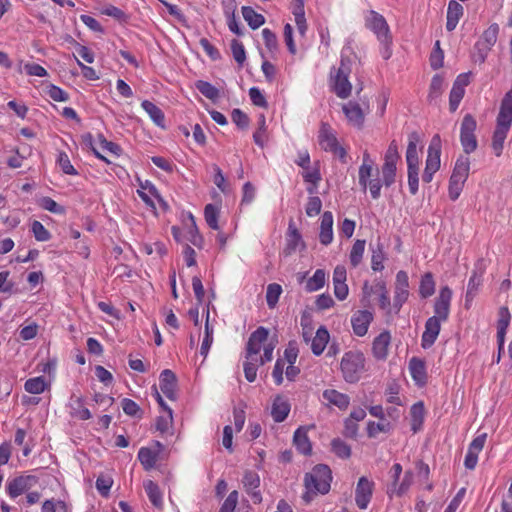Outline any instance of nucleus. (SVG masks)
I'll list each match as a JSON object with an SVG mask.
<instances>
[{"label":"nucleus","instance_id":"nucleus-1","mask_svg":"<svg viewBox=\"0 0 512 512\" xmlns=\"http://www.w3.org/2000/svg\"><path fill=\"white\" fill-rule=\"evenodd\" d=\"M452 295V290L448 286L440 288L433 306L434 315L425 322V329L421 337L423 349H428L434 345L441 331V323L448 320Z\"/></svg>","mask_w":512,"mask_h":512},{"label":"nucleus","instance_id":"nucleus-2","mask_svg":"<svg viewBox=\"0 0 512 512\" xmlns=\"http://www.w3.org/2000/svg\"><path fill=\"white\" fill-rule=\"evenodd\" d=\"M512 126V88L503 96L499 112L496 117V126L492 135L491 147L496 157L503 153L504 142Z\"/></svg>","mask_w":512,"mask_h":512},{"label":"nucleus","instance_id":"nucleus-3","mask_svg":"<svg viewBox=\"0 0 512 512\" xmlns=\"http://www.w3.org/2000/svg\"><path fill=\"white\" fill-rule=\"evenodd\" d=\"M277 340L269 339V330L263 326L258 327L249 336L246 344V359L257 360L259 364L264 365L273 359V351L276 347Z\"/></svg>","mask_w":512,"mask_h":512},{"label":"nucleus","instance_id":"nucleus-4","mask_svg":"<svg viewBox=\"0 0 512 512\" xmlns=\"http://www.w3.org/2000/svg\"><path fill=\"white\" fill-rule=\"evenodd\" d=\"M366 27L374 33L380 43V54L384 60L392 56L393 37L390 27L383 15L376 11H369L365 18Z\"/></svg>","mask_w":512,"mask_h":512},{"label":"nucleus","instance_id":"nucleus-5","mask_svg":"<svg viewBox=\"0 0 512 512\" xmlns=\"http://www.w3.org/2000/svg\"><path fill=\"white\" fill-rule=\"evenodd\" d=\"M351 71V60L343 55L339 66L333 67L330 71V89L340 99H347L352 93V84L349 80Z\"/></svg>","mask_w":512,"mask_h":512},{"label":"nucleus","instance_id":"nucleus-6","mask_svg":"<svg viewBox=\"0 0 512 512\" xmlns=\"http://www.w3.org/2000/svg\"><path fill=\"white\" fill-rule=\"evenodd\" d=\"M332 481V472L327 465L318 464L311 472L305 475L304 484L306 493L303 498L308 502L310 495L326 494L329 492Z\"/></svg>","mask_w":512,"mask_h":512},{"label":"nucleus","instance_id":"nucleus-7","mask_svg":"<svg viewBox=\"0 0 512 512\" xmlns=\"http://www.w3.org/2000/svg\"><path fill=\"white\" fill-rule=\"evenodd\" d=\"M365 356L361 351L345 352L340 363L343 378L348 383H356L365 372Z\"/></svg>","mask_w":512,"mask_h":512},{"label":"nucleus","instance_id":"nucleus-8","mask_svg":"<svg viewBox=\"0 0 512 512\" xmlns=\"http://www.w3.org/2000/svg\"><path fill=\"white\" fill-rule=\"evenodd\" d=\"M500 28L497 23L490 24L474 44L472 59L475 63L483 64L489 52L496 44Z\"/></svg>","mask_w":512,"mask_h":512},{"label":"nucleus","instance_id":"nucleus-9","mask_svg":"<svg viewBox=\"0 0 512 512\" xmlns=\"http://www.w3.org/2000/svg\"><path fill=\"white\" fill-rule=\"evenodd\" d=\"M318 143L326 152L337 156L342 162H346L347 152L342 147L332 127L328 123H322L318 133Z\"/></svg>","mask_w":512,"mask_h":512},{"label":"nucleus","instance_id":"nucleus-10","mask_svg":"<svg viewBox=\"0 0 512 512\" xmlns=\"http://www.w3.org/2000/svg\"><path fill=\"white\" fill-rule=\"evenodd\" d=\"M401 157L398 151L396 140H392L384 155V163L381 167L383 183L386 187H390L396 181L397 164Z\"/></svg>","mask_w":512,"mask_h":512},{"label":"nucleus","instance_id":"nucleus-11","mask_svg":"<svg viewBox=\"0 0 512 512\" xmlns=\"http://www.w3.org/2000/svg\"><path fill=\"white\" fill-rule=\"evenodd\" d=\"M441 138L438 134L434 135L427 151V158L425 169L422 175V180L425 183H430L434 174L440 169L441 166Z\"/></svg>","mask_w":512,"mask_h":512},{"label":"nucleus","instance_id":"nucleus-12","mask_svg":"<svg viewBox=\"0 0 512 512\" xmlns=\"http://www.w3.org/2000/svg\"><path fill=\"white\" fill-rule=\"evenodd\" d=\"M476 128L477 122L475 118L471 114H466L460 126V142L466 154H471L477 149Z\"/></svg>","mask_w":512,"mask_h":512},{"label":"nucleus","instance_id":"nucleus-13","mask_svg":"<svg viewBox=\"0 0 512 512\" xmlns=\"http://www.w3.org/2000/svg\"><path fill=\"white\" fill-rule=\"evenodd\" d=\"M409 297V277L406 271L400 270L396 274L393 309L398 313Z\"/></svg>","mask_w":512,"mask_h":512},{"label":"nucleus","instance_id":"nucleus-14","mask_svg":"<svg viewBox=\"0 0 512 512\" xmlns=\"http://www.w3.org/2000/svg\"><path fill=\"white\" fill-rule=\"evenodd\" d=\"M155 398L158 402V404L163 408L165 411L164 415L158 416L156 418L155 422V428L157 431L160 432L161 435H172L173 434V413L172 409L169 408L159 391L155 388Z\"/></svg>","mask_w":512,"mask_h":512},{"label":"nucleus","instance_id":"nucleus-15","mask_svg":"<svg viewBox=\"0 0 512 512\" xmlns=\"http://www.w3.org/2000/svg\"><path fill=\"white\" fill-rule=\"evenodd\" d=\"M374 482L367 477L359 478L355 488V502L359 509H367L374 491Z\"/></svg>","mask_w":512,"mask_h":512},{"label":"nucleus","instance_id":"nucleus-16","mask_svg":"<svg viewBox=\"0 0 512 512\" xmlns=\"http://www.w3.org/2000/svg\"><path fill=\"white\" fill-rule=\"evenodd\" d=\"M469 84V74L462 73L457 76L449 95V109L455 112L465 94V87Z\"/></svg>","mask_w":512,"mask_h":512},{"label":"nucleus","instance_id":"nucleus-17","mask_svg":"<svg viewBox=\"0 0 512 512\" xmlns=\"http://www.w3.org/2000/svg\"><path fill=\"white\" fill-rule=\"evenodd\" d=\"M242 483L245 492L251 497L253 503L260 504L262 502V494L259 489L260 477L258 473L253 470L245 471Z\"/></svg>","mask_w":512,"mask_h":512},{"label":"nucleus","instance_id":"nucleus-18","mask_svg":"<svg viewBox=\"0 0 512 512\" xmlns=\"http://www.w3.org/2000/svg\"><path fill=\"white\" fill-rule=\"evenodd\" d=\"M374 319L372 312L368 310H358L351 316V326L353 333L358 337L367 334L370 324Z\"/></svg>","mask_w":512,"mask_h":512},{"label":"nucleus","instance_id":"nucleus-19","mask_svg":"<svg viewBox=\"0 0 512 512\" xmlns=\"http://www.w3.org/2000/svg\"><path fill=\"white\" fill-rule=\"evenodd\" d=\"M36 482L33 476H18L7 482L6 491L10 498L14 499L28 491Z\"/></svg>","mask_w":512,"mask_h":512},{"label":"nucleus","instance_id":"nucleus-20","mask_svg":"<svg viewBox=\"0 0 512 512\" xmlns=\"http://www.w3.org/2000/svg\"><path fill=\"white\" fill-rule=\"evenodd\" d=\"M159 386L161 392L169 400H176L177 398V378L175 373L170 369H165L161 372L159 378Z\"/></svg>","mask_w":512,"mask_h":512},{"label":"nucleus","instance_id":"nucleus-21","mask_svg":"<svg viewBox=\"0 0 512 512\" xmlns=\"http://www.w3.org/2000/svg\"><path fill=\"white\" fill-rule=\"evenodd\" d=\"M305 243L302 239V236L297 229L295 223L293 220H290L288 224V229L286 233V244L283 250V253L286 256L291 255L292 253L296 252L299 248H304Z\"/></svg>","mask_w":512,"mask_h":512},{"label":"nucleus","instance_id":"nucleus-22","mask_svg":"<svg viewBox=\"0 0 512 512\" xmlns=\"http://www.w3.org/2000/svg\"><path fill=\"white\" fill-rule=\"evenodd\" d=\"M391 344V334L389 331L384 330L377 337L374 338L372 343V354L376 360L384 361L389 355V347Z\"/></svg>","mask_w":512,"mask_h":512},{"label":"nucleus","instance_id":"nucleus-23","mask_svg":"<svg viewBox=\"0 0 512 512\" xmlns=\"http://www.w3.org/2000/svg\"><path fill=\"white\" fill-rule=\"evenodd\" d=\"M342 110L348 120V122L357 127L361 128L364 124L365 112L361 106L354 101H349L342 106Z\"/></svg>","mask_w":512,"mask_h":512},{"label":"nucleus","instance_id":"nucleus-24","mask_svg":"<svg viewBox=\"0 0 512 512\" xmlns=\"http://www.w3.org/2000/svg\"><path fill=\"white\" fill-rule=\"evenodd\" d=\"M155 446L157 448L156 451L147 447H141L138 451V460L147 471L154 468L158 460L159 453L164 448L163 444L159 441L155 442Z\"/></svg>","mask_w":512,"mask_h":512},{"label":"nucleus","instance_id":"nucleus-25","mask_svg":"<svg viewBox=\"0 0 512 512\" xmlns=\"http://www.w3.org/2000/svg\"><path fill=\"white\" fill-rule=\"evenodd\" d=\"M291 405L286 397L277 395L272 403L271 416L277 423L283 422L289 415Z\"/></svg>","mask_w":512,"mask_h":512},{"label":"nucleus","instance_id":"nucleus-26","mask_svg":"<svg viewBox=\"0 0 512 512\" xmlns=\"http://www.w3.org/2000/svg\"><path fill=\"white\" fill-rule=\"evenodd\" d=\"M419 142L420 136L418 132L413 131L408 135V145L406 149L407 168L419 167V156L417 151V145Z\"/></svg>","mask_w":512,"mask_h":512},{"label":"nucleus","instance_id":"nucleus-27","mask_svg":"<svg viewBox=\"0 0 512 512\" xmlns=\"http://www.w3.org/2000/svg\"><path fill=\"white\" fill-rule=\"evenodd\" d=\"M511 314L507 307H500L497 321L498 349H504L506 331L510 325Z\"/></svg>","mask_w":512,"mask_h":512},{"label":"nucleus","instance_id":"nucleus-28","mask_svg":"<svg viewBox=\"0 0 512 512\" xmlns=\"http://www.w3.org/2000/svg\"><path fill=\"white\" fill-rule=\"evenodd\" d=\"M409 371L412 379L418 386H424L427 383V372L425 362L417 357L409 361Z\"/></svg>","mask_w":512,"mask_h":512},{"label":"nucleus","instance_id":"nucleus-29","mask_svg":"<svg viewBox=\"0 0 512 512\" xmlns=\"http://www.w3.org/2000/svg\"><path fill=\"white\" fill-rule=\"evenodd\" d=\"M464 14L463 6L457 0H450L447 7V31H453Z\"/></svg>","mask_w":512,"mask_h":512},{"label":"nucleus","instance_id":"nucleus-30","mask_svg":"<svg viewBox=\"0 0 512 512\" xmlns=\"http://www.w3.org/2000/svg\"><path fill=\"white\" fill-rule=\"evenodd\" d=\"M319 240L325 246L333 241V214L330 211L321 216Z\"/></svg>","mask_w":512,"mask_h":512},{"label":"nucleus","instance_id":"nucleus-31","mask_svg":"<svg viewBox=\"0 0 512 512\" xmlns=\"http://www.w3.org/2000/svg\"><path fill=\"white\" fill-rule=\"evenodd\" d=\"M426 411L424 403L419 401L413 404L410 408V425L413 433H418L422 430L425 420Z\"/></svg>","mask_w":512,"mask_h":512},{"label":"nucleus","instance_id":"nucleus-32","mask_svg":"<svg viewBox=\"0 0 512 512\" xmlns=\"http://www.w3.org/2000/svg\"><path fill=\"white\" fill-rule=\"evenodd\" d=\"M376 172H378V170L374 167V161L371 158L370 153L365 150L362 156V164L358 171L359 185L365 184L368 179L374 177Z\"/></svg>","mask_w":512,"mask_h":512},{"label":"nucleus","instance_id":"nucleus-33","mask_svg":"<svg viewBox=\"0 0 512 512\" xmlns=\"http://www.w3.org/2000/svg\"><path fill=\"white\" fill-rule=\"evenodd\" d=\"M70 416L78 420H89L92 414L88 408L84 406V399L80 396H72L69 403Z\"/></svg>","mask_w":512,"mask_h":512},{"label":"nucleus","instance_id":"nucleus-34","mask_svg":"<svg viewBox=\"0 0 512 512\" xmlns=\"http://www.w3.org/2000/svg\"><path fill=\"white\" fill-rule=\"evenodd\" d=\"M330 339V335L326 327L321 326L317 329L315 336L311 340V350L314 355L319 356L325 350Z\"/></svg>","mask_w":512,"mask_h":512},{"label":"nucleus","instance_id":"nucleus-35","mask_svg":"<svg viewBox=\"0 0 512 512\" xmlns=\"http://www.w3.org/2000/svg\"><path fill=\"white\" fill-rule=\"evenodd\" d=\"M323 398L340 410H346L350 404V398L347 394L341 393L335 389H326L323 392Z\"/></svg>","mask_w":512,"mask_h":512},{"label":"nucleus","instance_id":"nucleus-36","mask_svg":"<svg viewBox=\"0 0 512 512\" xmlns=\"http://www.w3.org/2000/svg\"><path fill=\"white\" fill-rule=\"evenodd\" d=\"M141 107L149 115L150 119L156 126L161 128L165 127V115L157 105L149 100H143L141 102Z\"/></svg>","mask_w":512,"mask_h":512},{"label":"nucleus","instance_id":"nucleus-37","mask_svg":"<svg viewBox=\"0 0 512 512\" xmlns=\"http://www.w3.org/2000/svg\"><path fill=\"white\" fill-rule=\"evenodd\" d=\"M293 443L296 449L303 455H309L312 451V446L307 435V430L303 427H299L294 432Z\"/></svg>","mask_w":512,"mask_h":512},{"label":"nucleus","instance_id":"nucleus-38","mask_svg":"<svg viewBox=\"0 0 512 512\" xmlns=\"http://www.w3.org/2000/svg\"><path fill=\"white\" fill-rule=\"evenodd\" d=\"M445 84L444 78L440 74H435L429 86V93L427 99L429 103H437L438 99L441 97L444 92Z\"/></svg>","mask_w":512,"mask_h":512},{"label":"nucleus","instance_id":"nucleus-39","mask_svg":"<svg viewBox=\"0 0 512 512\" xmlns=\"http://www.w3.org/2000/svg\"><path fill=\"white\" fill-rule=\"evenodd\" d=\"M242 16L244 20L247 22L249 27L253 30L258 29L265 23V18L262 14L256 12L250 6L242 7Z\"/></svg>","mask_w":512,"mask_h":512},{"label":"nucleus","instance_id":"nucleus-40","mask_svg":"<svg viewBox=\"0 0 512 512\" xmlns=\"http://www.w3.org/2000/svg\"><path fill=\"white\" fill-rule=\"evenodd\" d=\"M137 194L148 206L155 207L153 197H157L158 193L156 187L150 181L141 182Z\"/></svg>","mask_w":512,"mask_h":512},{"label":"nucleus","instance_id":"nucleus-41","mask_svg":"<svg viewBox=\"0 0 512 512\" xmlns=\"http://www.w3.org/2000/svg\"><path fill=\"white\" fill-rule=\"evenodd\" d=\"M386 255L383 245L378 242L375 246L371 247V268L373 271H382L384 269V261Z\"/></svg>","mask_w":512,"mask_h":512},{"label":"nucleus","instance_id":"nucleus-42","mask_svg":"<svg viewBox=\"0 0 512 512\" xmlns=\"http://www.w3.org/2000/svg\"><path fill=\"white\" fill-rule=\"evenodd\" d=\"M303 180L309 184L307 192L309 195H315L317 193L318 184L321 181V174L319 169H306L302 172Z\"/></svg>","mask_w":512,"mask_h":512},{"label":"nucleus","instance_id":"nucleus-43","mask_svg":"<svg viewBox=\"0 0 512 512\" xmlns=\"http://www.w3.org/2000/svg\"><path fill=\"white\" fill-rule=\"evenodd\" d=\"M49 383L43 376L33 377L26 380L24 389L30 394H41L49 388Z\"/></svg>","mask_w":512,"mask_h":512},{"label":"nucleus","instance_id":"nucleus-44","mask_svg":"<svg viewBox=\"0 0 512 512\" xmlns=\"http://www.w3.org/2000/svg\"><path fill=\"white\" fill-rule=\"evenodd\" d=\"M144 489L150 500L155 507H161L163 504L162 493L159 486L152 480L144 482Z\"/></svg>","mask_w":512,"mask_h":512},{"label":"nucleus","instance_id":"nucleus-45","mask_svg":"<svg viewBox=\"0 0 512 512\" xmlns=\"http://www.w3.org/2000/svg\"><path fill=\"white\" fill-rule=\"evenodd\" d=\"M326 283V273L323 269H317L313 276L306 282L305 289L307 292H315L324 287Z\"/></svg>","mask_w":512,"mask_h":512},{"label":"nucleus","instance_id":"nucleus-46","mask_svg":"<svg viewBox=\"0 0 512 512\" xmlns=\"http://www.w3.org/2000/svg\"><path fill=\"white\" fill-rule=\"evenodd\" d=\"M435 293V281L431 272L425 273L420 280L419 294L422 298H428Z\"/></svg>","mask_w":512,"mask_h":512},{"label":"nucleus","instance_id":"nucleus-47","mask_svg":"<svg viewBox=\"0 0 512 512\" xmlns=\"http://www.w3.org/2000/svg\"><path fill=\"white\" fill-rule=\"evenodd\" d=\"M365 245V240L357 239L354 242L349 254V261L352 267L356 268L361 263L365 251Z\"/></svg>","mask_w":512,"mask_h":512},{"label":"nucleus","instance_id":"nucleus-48","mask_svg":"<svg viewBox=\"0 0 512 512\" xmlns=\"http://www.w3.org/2000/svg\"><path fill=\"white\" fill-rule=\"evenodd\" d=\"M470 171V160L466 156H460L456 162L454 169L452 171V176L456 178H460L463 180H467L469 176Z\"/></svg>","mask_w":512,"mask_h":512},{"label":"nucleus","instance_id":"nucleus-49","mask_svg":"<svg viewBox=\"0 0 512 512\" xmlns=\"http://www.w3.org/2000/svg\"><path fill=\"white\" fill-rule=\"evenodd\" d=\"M383 180L378 176V172L375 173L374 177L368 179L365 184H361V188L366 191L369 190L371 197L373 199H378L381 196V188H382Z\"/></svg>","mask_w":512,"mask_h":512},{"label":"nucleus","instance_id":"nucleus-50","mask_svg":"<svg viewBox=\"0 0 512 512\" xmlns=\"http://www.w3.org/2000/svg\"><path fill=\"white\" fill-rule=\"evenodd\" d=\"M197 90L209 100L215 101L219 98V90L211 83L203 80H198L195 83Z\"/></svg>","mask_w":512,"mask_h":512},{"label":"nucleus","instance_id":"nucleus-51","mask_svg":"<svg viewBox=\"0 0 512 512\" xmlns=\"http://www.w3.org/2000/svg\"><path fill=\"white\" fill-rule=\"evenodd\" d=\"M282 294V287L277 283H271L267 286L266 290V302L270 309L276 307L279 298Z\"/></svg>","mask_w":512,"mask_h":512},{"label":"nucleus","instance_id":"nucleus-52","mask_svg":"<svg viewBox=\"0 0 512 512\" xmlns=\"http://www.w3.org/2000/svg\"><path fill=\"white\" fill-rule=\"evenodd\" d=\"M204 218L207 225L213 229L218 230V218H219V209L213 204H207L204 208Z\"/></svg>","mask_w":512,"mask_h":512},{"label":"nucleus","instance_id":"nucleus-53","mask_svg":"<svg viewBox=\"0 0 512 512\" xmlns=\"http://www.w3.org/2000/svg\"><path fill=\"white\" fill-rule=\"evenodd\" d=\"M412 483H413V473H412V471H406L401 483H398L397 486L394 488H390L388 493L390 495L395 494L397 496H402L404 493H406L409 490Z\"/></svg>","mask_w":512,"mask_h":512},{"label":"nucleus","instance_id":"nucleus-54","mask_svg":"<svg viewBox=\"0 0 512 512\" xmlns=\"http://www.w3.org/2000/svg\"><path fill=\"white\" fill-rule=\"evenodd\" d=\"M376 291L379 294V307L382 310L390 311L391 302L388 294V290L386 287V283L384 281H378L375 284Z\"/></svg>","mask_w":512,"mask_h":512},{"label":"nucleus","instance_id":"nucleus-55","mask_svg":"<svg viewBox=\"0 0 512 512\" xmlns=\"http://www.w3.org/2000/svg\"><path fill=\"white\" fill-rule=\"evenodd\" d=\"M190 226L188 228V240L196 247L202 248L204 244V239L202 235L199 233L198 228L196 226L195 218L192 214L189 215Z\"/></svg>","mask_w":512,"mask_h":512},{"label":"nucleus","instance_id":"nucleus-56","mask_svg":"<svg viewBox=\"0 0 512 512\" xmlns=\"http://www.w3.org/2000/svg\"><path fill=\"white\" fill-rule=\"evenodd\" d=\"M44 91L46 95L56 102H67L69 100V94L59 86L52 83L48 84Z\"/></svg>","mask_w":512,"mask_h":512},{"label":"nucleus","instance_id":"nucleus-57","mask_svg":"<svg viewBox=\"0 0 512 512\" xmlns=\"http://www.w3.org/2000/svg\"><path fill=\"white\" fill-rule=\"evenodd\" d=\"M253 140L256 145L259 147H264L265 142L267 140V134H266V119L263 114L259 116L258 119V128L253 133Z\"/></svg>","mask_w":512,"mask_h":512},{"label":"nucleus","instance_id":"nucleus-58","mask_svg":"<svg viewBox=\"0 0 512 512\" xmlns=\"http://www.w3.org/2000/svg\"><path fill=\"white\" fill-rule=\"evenodd\" d=\"M465 182L466 181L463 179L456 178L452 175L450 176L449 186H448V195L452 201H455L459 198V196L463 190Z\"/></svg>","mask_w":512,"mask_h":512},{"label":"nucleus","instance_id":"nucleus-59","mask_svg":"<svg viewBox=\"0 0 512 512\" xmlns=\"http://www.w3.org/2000/svg\"><path fill=\"white\" fill-rule=\"evenodd\" d=\"M331 448L335 455L342 459H348L351 456V447L339 438L332 440Z\"/></svg>","mask_w":512,"mask_h":512},{"label":"nucleus","instance_id":"nucleus-60","mask_svg":"<svg viewBox=\"0 0 512 512\" xmlns=\"http://www.w3.org/2000/svg\"><path fill=\"white\" fill-rule=\"evenodd\" d=\"M483 272L474 270L468 281L466 298H473L482 284Z\"/></svg>","mask_w":512,"mask_h":512},{"label":"nucleus","instance_id":"nucleus-61","mask_svg":"<svg viewBox=\"0 0 512 512\" xmlns=\"http://www.w3.org/2000/svg\"><path fill=\"white\" fill-rule=\"evenodd\" d=\"M31 231L35 239L39 242H46L51 238V233L45 228V226L40 221L34 220L32 222Z\"/></svg>","mask_w":512,"mask_h":512},{"label":"nucleus","instance_id":"nucleus-62","mask_svg":"<svg viewBox=\"0 0 512 512\" xmlns=\"http://www.w3.org/2000/svg\"><path fill=\"white\" fill-rule=\"evenodd\" d=\"M230 46L234 60L239 66H242L246 60L244 45L239 40L233 39Z\"/></svg>","mask_w":512,"mask_h":512},{"label":"nucleus","instance_id":"nucleus-63","mask_svg":"<svg viewBox=\"0 0 512 512\" xmlns=\"http://www.w3.org/2000/svg\"><path fill=\"white\" fill-rule=\"evenodd\" d=\"M57 163L64 174L72 176L78 175L77 170L72 165L66 152H60L58 154Z\"/></svg>","mask_w":512,"mask_h":512},{"label":"nucleus","instance_id":"nucleus-64","mask_svg":"<svg viewBox=\"0 0 512 512\" xmlns=\"http://www.w3.org/2000/svg\"><path fill=\"white\" fill-rule=\"evenodd\" d=\"M239 493L237 490L231 491L222 503L219 512H235L238 505Z\"/></svg>","mask_w":512,"mask_h":512}]
</instances>
